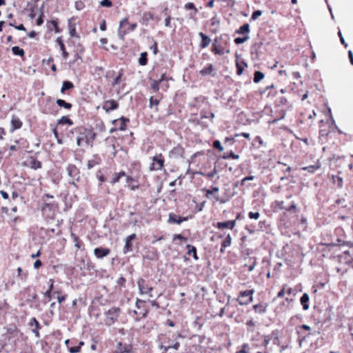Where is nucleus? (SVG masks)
I'll use <instances>...</instances> for the list:
<instances>
[{
  "label": "nucleus",
  "instance_id": "obj_33",
  "mask_svg": "<svg viewBox=\"0 0 353 353\" xmlns=\"http://www.w3.org/2000/svg\"><path fill=\"white\" fill-rule=\"evenodd\" d=\"M264 77H265V75L262 72L256 71L254 74L253 81L255 83H257L260 82L264 78Z\"/></svg>",
  "mask_w": 353,
  "mask_h": 353
},
{
  "label": "nucleus",
  "instance_id": "obj_42",
  "mask_svg": "<svg viewBox=\"0 0 353 353\" xmlns=\"http://www.w3.org/2000/svg\"><path fill=\"white\" fill-rule=\"evenodd\" d=\"M17 277H19L21 280L26 281L28 276L27 273H23L21 268H18L17 270Z\"/></svg>",
  "mask_w": 353,
  "mask_h": 353
},
{
  "label": "nucleus",
  "instance_id": "obj_25",
  "mask_svg": "<svg viewBox=\"0 0 353 353\" xmlns=\"http://www.w3.org/2000/svg\"><path fill=\"white\" fill-rule=\"evenodd\" d=\"M41 162L31 157L29 161V166L33 170H37L41 168Z\"/></svg>",
  "mask_w": 353,
  "mask_h": 353
},
{
  "label": "nucleus",
  "instance_id": "obj_53",
  "mask_svg": "<svg viewBox=\"0 0 353 353\" xmlns=\"http://www.w3.org/2000/svg\"><path fill=\"white\" fill-rule=\"evenodd\" d=\"M185 8L187 10H194V14H196L197 12L196 8L195 7L194 4L192 2H189V3H186L185 6Z\"/></svg>",
  "mask_w": 353,
  "mask_h": 353
},
{
  "label": "nucleus",
  "instance_id": "obj_31",
  "mask_svg": "<svg viewBox=\"0 0 353 353\" xmlns=\"http://www.w3.org/2000/svg\"><path fill=\"white\" fill-rule=\"evenodd\" d=\"M74 87V84L69 81H64L62 83L61 92L64 93L66 90L72 89Z\"/></svg>",
  "mask_w": 353,
  "mask_h": 353
},
{
  "label": "nucleus",
  "instance_id": "obj_6",
  "mask_svg": "<svg viewBox=\"0 0 353 353\" xmlns=\"http://www.w3.org/2000/svg\"><path fill=\"white\" fill-rule=\"evenodd\" d=\"M145 301H143V300H141V299H137V301H136V307H137L139 311L134 310V313L137 314V315H139L140 317L139 318H137L136 321H139L140 319L146 317V316H147V314L148 313V310L145 308Z\"/></svg>",
  "mask_w": 353,
  "mask_h": 353
},
{
  "label": "nucleus",
  "instance_id": "obj_43",
  "mask_svg": "<svg viewBox=\"0 0 353 353\" xmlns=\"http://www.w3.org/2000/svg\"><path fill=\"white\" fill-rule=\"evenodd\" d=\"M29 325L30 327H35L34 328H37V329H41V325L39 323V321L36 319L35 317H32L31 319H30V321L29 323Z\"/></svg>",
  "mask_w": 353,
  "mask_h": 353
},
{
  "label": "nucleus",
  "instance_id": "obj_20",
  "mask_svg": "<svg viewBox=\"0 0 353 353\" xmlns=\"http://www.w3.org/2000/svg\"><path fill=\"white\" fill-rule=\"evenodd\" d=\"M184 152L183 148L178 145L176 147H174L170 152V156L173 157H183Z\"/></svg>",
  "mask_w": 353,
  "mask_h": 353
},
{
  "label": "nucleus",
  "instance_id": "obj_8",
  "mask_svg": "<svg viewBox=\"0 0 353 353\" xmlns=\"http://www.w3.org/2000/svg\"><path fill=\"white\" fill-rule=\"evenodd\" d=\"M137 285L140 294H147L150 297H152L151 292L152 291L153 288L148 286L143 279H139L137 281Z\"/></svg>",
  "mask_w": 353,
  "mask_h": 353
},
{
  "label": "nucleus",
  "instance_id": "obj_1",
  "mask_svg": "<svg viewBox=\"0 0 353 353\" xmlns=\"http://www.w3.org/2000/svg\"><path fill=\"white\" fill-rule=\"evenodd\" d=\"M58 208L59 204L55 201L43 202L40 207L43 216L48 219H53L54 218Z\"/></svg>",
  "mask_w": 353,
  "mask_h": 353
},
{
  "label": "nucleus",
  "instance_id": "obj_61",
  "mask_svg": "<svg viewBox=\"0 0 353 353\" xmlns=\"http://www.w3.org/2000/svg\"><path fill=\"white\" fill-rule=\"evenodd\" d=\"M125 281V279L123 276H121L117 281V283L121 286H124Z\"/></svg>",
  "mask_w": 353,
  "mask_h": 353
},
{
  "label": "nucleus",
  "instance_id": "obj_24",
  "mask_svg": "<svg viewBox=\"0 0 353 353\" xmlns=\"http://www.w3.org/2000/svg\"><path fill=\"white\" fill-rule=\"evenodd\" d=\"M154 19V15L150 12H145L143 14L141 23L144 25H148L150 20Z\"/></svg>",
  "mask_w": 353,
  "mask_h": 353
},
{
  "label": "nucleus",
  "instance_id": "obj_5",
  "mask_svg": "<svg viewBox=\"0 0 353 353\" xmlns=\"http://www.w3.org/2000/svg\"><path fill=\"white\" fill-rule=\"evenodd\" d=\"M121 314V309L119 307H112L105 312L107 325H111L117 320Z\"/></svg>",
  "mask_w": 353,
  "mask_h": 353
},
{
  "label": "nucleus",
  "instance_id": "obj_63",
  "mask_svg": "<svg viewBox=\"0 0 353 353\" xmlns=\"http://www.w3.org/2000/svg\"><path fill=\"white\" fill-rule=\"evenodd\" d=\"M41 265H42V262H41V260H39V259L36 260V261H34V268L35 269H38V268H39Z\"/></svg>",
  "mask_w": 353,
  "mask_h": 353
},
{
  "label": "nucleus",
  "instance_id": "obj_17",
  "mask_svg": "<svg viewBox=\"0 0 353 353\" xmlns=\"http://www.w3.org/2000/svg\"><path fill=\"white\" fill-rule=\"evenodd\" d=\"M21 126H22L21 121L18 117L13 116L11 119L10 132H13L14 130L21 128Z\"/></svg>",
  "mask_w": 353,
  "mask_h": 353
},
{
  "label": "nucleus",
  "instance_id": "obj_48",
  "mask_svg": "<svg viewBox=\"0 0 353 353\" xmlns=\"http://www.w3.org/2000/svg\"><path fill=\"white\" fill-rule=\"evenodd\" d=\"M262 14V12L259 10H255L254 12H253L252 16H251V20L252 21H255L256 19H257L260 16H261Z\"/></svg>",
  "mask_w": 353,
  "mask_h": 353
},
{
  "label": "nucleus",
  "instance_id": "obj_58",
  "mask_svg": "<svg viewBox=\"0 0 353 353\" xmlns=\"http://www.w3.org/2000/svg\"><path fill=\"white\" fill-rule=\"evenodd\" d=\"M220 23L219 19L215 16L211 19V26H214Z\"/></svg>",
  "mask_w": 353,
  "mask_h": 353
},
{
  "label": "nucleus",
  "instance_id": "obj_16",
  "mask_svg": "<svg viewBox=\"0 0 353 353\" xmlns=\"http://www.w3.org/2000/svg\"><path fill=\"white\" fill-rule=\"evenodd\" d=\"M180 347V343L179 342H175L172 345H164L163 344L159 345V347L160 350H163L165 352H168L169 350L177 351Z\"/></svg>",
  "mask_w": 353,
  "mask_h": 353
},
{
  "label": "nucleus",
  "instance_id": "obj_22",
  "mask_svg": "<svg viewBox=\"0 0 353 353\" xmlns=\"http://www.w3.org/2000/svg\"><path fill=\"white\" fill-rule=\"evenodd\" d=\"M309 301H310V296H309L308 294L304 293L300 299L301 304L302 305L303 309L304 310H307L309 309V307H310Z\"/></svg>",
  "mask_w": 353,
  "mask_h": 353
},
{
  "label": "nucleus",
  "instance_id": "obj_9",
  "mask_svg": "<svg viewBox=\"0 0 353 353\" xmlns=\"http://www.w3.org/2000/svg\"><path fill=\"white\" fill-rule=\"evenodd\" d=\"M114 353H132V346L130 344L119 342Z\"/></svg>",
  "mask_w": 353,
  "mask_h": 353
},
{
  "label": "nucleus",
  "instance_id": "obj_60",
  "mask_svg": "<svg viewBox=\"0 0 353 353\" xmlns=\"http://www.w3.org/2000/svg\"><path fill=\"white\" fill-rule=\"evenodd\" d=\"M80 351V346H74L69 348L70 353H77Z\"/></svg>",
  "mask_w": 353,
  "mask_h": 353
},
{
  "label": "nucleus",
  "instance_id": "obj_2",
  "mask_svg": "<svg viewBox=\"0 0 353 353\" xmlns=\"http://www.w3.org/2000/svg\"><path fill=\"white\" fill-rule=\"evenodd\" d=\"M96 133L86 128L81 129L79 136L77 137V144L81 146L84 142L87 145L95 139Z\"/></svg>",
  "mask_w": 353,
  "mask_h": 353
},
{
  "label": "nucleus",
  "instance_id": "obj_29",
  "mask_svg": "<svg viewBox=\"0 0 353 353\" xmlns=\"http://www.w3.org/2000/svg\"><path fill=\"white\" fill-rule=\"evenodd\" d=\"M253 310L257 313L263 314L266 312L267 305H263V303H259L254 305L252 307Z\"/></svg>",
  "mask_w": 353,
  "mask_h": 353
},
{
  "label": "nucleus",
  "instance_id": "obj_18",
  "mask_svg": "<svg viewBox=\"0 0 353 353\" xmlns=\"http://www.w3.org/2000/svg\"><path fill=\"white\" fill-rule=\"evenodd\" d=\"M199 36L200 37V38L201 39V43H200V47L201 48H205L208 47L210 45V41H211L210 38L208 36L205 35L203 32H199Z\"/></svg>",
  "mask_w": 353,
  "mask_h": 353
},
{
  "label": "nucleus",
  "instance_id": "obj_28",
  "mask_svg": "<svg viewBox=\"0 0 353 353\" xmlns=\"http://www.w3.org/2000/svg\"><path fill=\"white\" fill-rule=\"evenodd\" d=\"M56 103L58 106L61 108H65L67 110H70L72 108V105L70 103L66 102L63 99H58L56 101Z\"/></svg>",
  "mask_w": 353,
  "mask_h": 353
},
{
  "label": "nucleus",
  "instance_id": "obj_34",
  "mask_svg": "<svg viewBox=\"0 0 353 353\" xmlns=\"http://www.w3.org/2000/svg\"><path fill=\"white\" fill-rule=\"evenodd\" d=\"M11 50H12V53L17 56H19V57H22L25 54L24 50L22 48H19V46L12 47Z\"/></svg>",
  "mask_w": 353,
  "mask_h": 353
},
{
  "label": "nucleus",
  "instance_id": "obj_49",
  "mask_svg": "<svg viewBox=\"0 0 353 353\" xmlns=\"http://www.w3.org/2000/svg\"><path fill=\"white\" fill-rule=\"evenodd\" d=\"M9 26H12V27H14L15 29H17L18 30H21V31H26V30L25 26L23 24H20V25L16 26L14 24V23L10 22V23H9Z\"/></svg>",
  "mask_w": 353,
  "mask_h": 353
},
{
  "label": "nucleus",
  "instance_id": "obj_59",
  "mask_svg": "<svg viewBox=\"0 0 353 353\" xmlns=\"http://www.w3.org/2000/svg\"><path fill=\"white\" fill-rule=\"evenodd\" d=\"M271 340V337L269 335L264 336V341H263V345L264 347H267L268 344L270 343V341Z\"/></svg>",
  "mask_w": 353,
  "mask_h": 353
},
{
  "label": "nucleus",
  "instance_id": "obj_40",
  "mask_svg": "<svg viewBox=\"0 0 353 353\" xmlns=\"http://www.w3.org/2000/svg\"><path fill=\"white\" fill-rule=\"evenodd\" d=\"M222 247L227 248L231 245L232 244V237L230 234L227 235L225 239L222 242Z\"/></svg>",
  "mask_w": 353,
  "mask_h": 353
},
{
  "label": "nucleus",
  "instance_id": "obj_41",
  "mask_svg": "<svg viewBox=\"0 0 353 353\" xmlns=\"http://www.w3.org/2000/svg\"><path fill=\"white\" fill-rule=\"evenodd\" d=\"M199 174L208 178H212L217 174V170L216 166H214V169L211 172L208 173L199 172Z\"/></svg>",
  "mask_w": 353,
  "mask_h": 353
},
{
  "label": "nucleus",
  "instance_id": "obj_36",
  "mask_svg": "<svg viewBox=\"0 0 353 353\" xmlns=\"http://www.w3.org/2000/svg\"><path fill=\"white\" fill-rule=\"evenodd\" d=\"M58 124H68L69 125H72L73 122L67 116L62 117L59 120H58Z\"/></svg>",
  "mask_w": 353,
  "mask_h": 353
},
{
  "label": "nucleus",
  "instance_id": "obj_13",
  "mask_svg": "<svg viewBox=\"0 0 353 353\" xmlns=\"http://www.w3.org/2000/svg\"><path fill=\"white\" fill-rule=\"evenodd\" d=\"M110 252V250L105 248H96L94 250V255L99 258L102 259L103 257L106 256Z\"/></svg>",
  "mask_w": 353,
  "mask_h": 353
},
{
  "label": "nucleus",
  "instance_id": "obj_56",
  "mask_svg": "<svg viewBox=\"0 0 353 353\" xmlns=\"http://www.w3.org/2000/svg\"><path fill=\"white\" fill-rule=\"evenodd\" d=\"M150 50H152L154 54H157L158 53V46L157 41H154L153 45L150 46Z\"/></svg>",
  "mask_w": 353,
  "mask_h": 353
},
{
  "label": "nucleus",
  "instance_id": "obj_21",
  "mask_svg": "<svg viewBox=\"0 0 353 353\" xmlns=\"http://www.w3.org/2000/svg\"><path fill=\"white\" fill-rule=\"evenodd\" d=\"M187 220H188V218H186V217H181V216H176L173 214H169L168 221L170 223L181 224L182 222L185 221Z\"/></svg>",
  "mask_w": 353,
  "mask_h": 353
},
{
  "label": "nucleus",
  "instance_id": "obj_62",
  "mask_svg": "<svg viewBox=\"0 0 353 353\" xmlns=\"http://www.w3.org/2000/svg\"><path fill=\"white\" fill-rule=\"evenodd\" d=\"M256 260L254 258V260H253V262L248 267V271L249 272L253 271L254 268H255V266H256Z\"/></svg>",
  "mask_w": 353,
  "mask_h": 353
},
{
  "label": "nucleus",
  "instance_id": "obj_19",
  "mask_svg": "<svg viewBox=\"0 0 353 353\" xmlns=\"http://www.w3.org/2000/svg\"><path fill=\"white\" fill-rule=\"evenodd\" d=\"M214 70V66L212 64H209L207 67L199 71V73L201 76H207L211 75L212 77L215 76V74L213 73Z\"/></svg>",
  "mask_w": 353,
  "mask_h": 353
},
{
  "label": "nucleus",
  "instance_id": "obj_38",
  "mask_svg": "<svg viewBox=\"0 0 353 353\" xmlns=\"http://www.w3.org/2000/svg\"><path fill=\"white\" fill-rule=\"evenodd\" d=\"M125 176V173L123 171H121V172H117V173H114L113 179H112V181L111 183L112 184L118 183L121 177V176Z\"/></svg>",
  "mask_w": 353,
  "mask_h": 353
},
{
  "label": "nucleus",
  "instance_id": "obj_52",
  "mask_svg": "<svg viewBox=\"0 0 353 353\" xmlns=\"http://www.w3.org/2000/svg\"><path fill=\"white\" fill-rule=\"evenodd\" d=\"M100 5L103 7L110 8L112 6V3L110 0H102L100 2Z\"/></svg>",
  "mask_w": 353,
  "mask_h": 353
},
{
  "label": "nucleus",
  "instance_id": "obj_4",
  "mask_svg": "<svg viewBox=\"0 0 353 353\" xmlns=\"http://www.w3.org/2000/svg\"><path fill=\"white\" fill-rule=\"evenodd\" d=\"M254 290H244L239 293L237 301L239 305H248L253 301Z\"/></svg>",
  "mask_w": 353,
  "mask_h": 353
},
{
  "label": "nucleus",
  "instance_id": "obj_3",
  "mask_svg": "<svg viewBox=\"0 0 353 353\" xmlns=\"http://www.w3.org/2000/svg\"><path fill=\"white\" fill-rule=\"evenodd\" d=\"M68 176L72 179L70 183L77 187V182L80 180V172L76 165L70 164L66 168Z\"/></svg>",
  "mask_w": 353,
  "mask_h": 353
},
{
  "label": "nucleus",
  "instance_id": "obj_12",
  "mask_svg": "<svg viewBox=\"0 0 353 353\" xmlns=\"http://www.w3.org/2000/svg\"><path fill=\"white\" fill-rule=\"evenodd\" d=\"M236 221L235 220H231V221H227L224 222H217L216 227L219 229H224L228 228L230 230H232L234 227L235 226Z\"/></svg>",
  "mask_w": 353,
  "mask_h": 353
},
{
  "label": "nucleus",
  "instance_id": "obj_46",
  "mask_svg": "<svg viewBox=\"0 0 353 353\" xmlns=\"http://www.w3.org/2000/svg\"><path fill=\"white\" fill-rule=\"evenodd\" d=\"M159 104V100L157 99H154L153 97H151L149 100V107L152 108L153 105H158Z\"/></svg>",
  "mask_w": 353,
  "mask_h": 353
},
{
  "label": "nucleus",
  "instance_id": "obj_26",
  "mask_svg": "<svg viewBox=\"0 0 353 353\" xmlns=\"http://www.w3.org/2000/svg\"><path fill=\"white\" fill-rule=\"evenodd\" d=\"M321 168V165L319 162L314 165H310L308 166L301 168L302 170L307 171L310 173H314L317 170Z\"/></svg>",
  "mask_w": 353,
  "mask_h": 353
},
{
  "label": "nucleus",
  "instance_id": "obj_51",
  "mask_svg": "<svg viewBox=\"0 0 353 353\" xmlns=\"http://www.w3.org/2000/svg\"><path fill=\"white\" fill-rule=\"evenodd\" d=\"M213 50L215 52V54L219 55H222L224 54V49L223 48H216V45L213 44Z\"/></svg>",
  "mask_w": 353,
  "mask_h": 353
},
{
  "label": "nucleus",
  "instance_id": "obj_57",
  "mask_svg": "<svg viewBox=\"0 0 353 353\" xmlns=\"http://www.w3.org/2000/svg\"><path fill=\"white\" fill-rule=\"evenodd\" d=\"M50 23L52 24L53 27L54 28V31L56 33H59L60 32V29L58 26V23L57 21H54V20H52L50 21Z\"/></svg>",
  "mask_w": 353,
  "mask_h": 353
},
{
  "label": "nucleus",
  "instance_id": "obj_11",
  "mask_svg": "<svg viewBox=\"0 0 353 353\" xmlns=\"http://www.w3.org/2000/svg\"><path fill=\"white\" fill-rule=\"evenodd\" d=\"M119 107V103L114 100H108L104 103L103 106V110L107 112L114 110Z\"/></svg>",
  "mask_w": 353,
  "mask_h": 353
},
{
  "label": "nucleus",
  "instance_id": "obj_44",
  "mask_svg": "<svg viewBox=\"0 0 353 353\" xmlns=\"http://www.w3.org/2000/svg\"><path fill=\"white\" fill-rule=\"evenodd\" d=\"M248 39H249L248 35H245L243 37H236L234 39V43L237 45H239V44L243 43Z\"/></svg>",
  "mask_w": 353,
  "mask_h": 353
},
{
  "label": "nucleus",
  "instance_id": "obj_55",
  "mask_svg": "<svg viewBox=\"0 0 353 353\" xmlns=\"http://www.w3.org/2000/svg\"><path fill=\"white\" fill-rule=\"evenodd\" d=\"M122 72H119V75L114 79L112 82V85L114 86L120 83L121 78L122 77Z\"/></svg>",
  "mask_w": 353,
  "mask_h": 353
},
{
  "label": "nucleus",
  "instance_id": "obj_32",
  "mask_svg": "<svg viewBox=\"0 0 353 353\" xmlns=\"http://www.w3.org/2000/svg\"><path fill=\"white\" fill-rule=\"evenodd\" d=\"M139 63L141 65H145L148 63V53L146 52L141 53Z\"/></svg>",
  "mask_w": 353,
  "mask_h": 353
},
{
  "label": "nucleus",
  "instance_id": "obj_10",
  "mask_svg": "<svg viewBox=\"0 0 353 353\" xmlns=\"http://www.w3.org/2000/svg\"><path fill=\"white\" fill-rule=\"evenodd\" d=\"M136 234H132L129 236H128L125 239V245L123 247V252L124 254H126L129 252H132V241L135 239L136 238Z\"/></svg>",
  "mask_w": 353,
  "mask_h": 353
},
{
  "label": "nucleus",
  "instance_id": "obj_50",
  "mask_svg": "<svg viewBox=\"0 0 353 353\" xmlns=\"http://www.w3.org/2000/svg\"><path fill=\"white\" fill-rule=\"evenodd\" d=\"M260 216V213L259 212H250L248 213V217L251 219H258Z\"/></svg>",
  "mask_w": 353,
  "mask_h": 353
},
{
  "label": "nucleus",
  "instance_id": "obj_27",
  "mask_svg": "<svg viewBox=\"0 0 353 353\" xmlns=\"http://www.w3.org/2000/svg\"><path fill=\"white\" fill-rule=\"evenodd\" d=\"M186 248L188 249V252L187 254L190 255L192 254L194 259L197 261L199 259V256L197 255V253H196V247L192 245H190V244H188L186 245Z\"/></svg>",
  "mask_w": 353,
  "mask_h": 353
},
{
  "label": "nucleus",
  "instance_id": "obj_39",
  "mask_svg": "<svg viewBox=\"0 0 353 353\" xmlns=\"http://www.w3.org/2000/svg\"><path fill=\"white\" fill-rule=\"evenodd\" d=\"M221 158L223 159H230V158L233 159H239V155L236 154L232 151H230L229 153L224 154L221 157Z\"/></svg>",
  "mask_w": 353,
  "mask_h": 353
},
{
  "label": "nucleus",
  "instance_id": "obj_15",
  "mask_svg": "<svg viewBox=\"0 0 353 353\" xmlns=\"http://www.w3.org/2000/svg\"><path fill=\"white\" fill-rule=\"evenodd\" d=\"M168 80V78L165 74H163L159 80H154L151 88L154 91L157 92L159 90L160 83H163V81Z\"/></svg>",
  "mask_w": 353,
  "mask_h": 353
},
{
  "label": "nucleus",
  "instance_id": "obj_23",
  "mask_svg": "<svg viewBox=\"0 0 353 353\" xmlns=\"http://www.w3.org/2000/svg\"><path fill=\"white\" fill-rule=\"evenodd\" d=\"M57 44L59 46L61 50L62 51L63 57L66 59L68 57V53L67 52L65 45L62 41V37H59L56 40Z\"/></svg>",
  "mask_w": 353,
  "mask_h": 353
},
{
  "label": "nucleus",
  "instance_id": "obj_35",
  "mask_svg": "<svg viewBox=\"0 0 353 353\" xmlns=\"http://www.w3.org/2000/svg\"><path fill=\"white\" fill-rule=\"evenodd\" d=\"M236 65L237 69L236 73L238 75H241L243 72L244 66H247V63L244 61H242L241 63L237 61Z\"/></svg>",
  "mask_w": 353,
  "mask_h": 353
},
{
  "label": "nucleus",
  "instance_id": "obj_30",
  "mask_svg": "<svg viewBox=\"0 0 353 353\" xmlns=\"http://www.w3.org/2000/svg\"><path fill=\"white\" fill-rule=\"evenodd\" d=\"M250 31V25L248 23H244L236 30V33L239 34H248Z\"/></svg>",
  "mask_w": 353,
  "mask_h": 353
},
{
  "label": "nucleus",
  "instance_id": "obj_47",
  "mask_svg": "<svg viewBox=\"0 0 353 353\" xmlns=\"http://www.w3.org/2000/svg\"><path fill=\"white\" fill-rule=\"evenodd\" d=\"M213 147L221 152L223 150V147L222 146L221 143L219 140H215L213 142Z\"/></svg>",
  "mask_w": 353,
  "mask_h": 353
},
{
  "label": "nucleus",
  "instance_id": "obj_7",
  "mask_svg": "<svg viewBox=\"0 0 353 353\" xmlns=\"http://www.w3.org/2000/svg\"><path fill=\"white\" fill-rule=\"evenodd\" d=\"M152 161L153 162L150 165V170H160L163 168L164 165V159L161 154L153 157Z\"/></svg>",
  "mask_w": 353,
  "mask_h": 353
},
{
  "label": "nucleus",
  "instance_id": "obj_64",
  "mask_svg": "<svg viewBox=\"0 0 353 353\" xmlns=\"http://www.w3.org/2000/svg\"><path fill=\"white\" fill-rule=\"evenodd\" d=\"M348 57L351 65H353V52L351 50L348 51Z\"/></svg>",
  "mask_w": 353,
  "mask_h": 353
},
{
  "label": "nucleus",
  "instance_id": "obj_37",
  "mask_svg": "<svg viewBox=\"0 0 353 353\" xmlns=\"http://www.w3.org/2000/svg\"><path fill=\"white\" fill-rule=\"evenodd\" d=\"M285 210L291 213H296L298 211L296 204L292 201L290 205L285 207Z\"/></svg>",
  "mask_w": 353,
  "mask_h": 353
},
{
  "label": "nucleus",
  "instance_id": "obj_14",
  "mask_svg": "<svg viewBox=\"0 0 353 353\" xmlns=\"http://www.w3.org/2000/svg\"><path fill=\"white\" fill-rule=\"evenodd\" d=\"M137 27V24L136 23L130 24L129 28L128 30H118V37L121 40H124L125 36L130 32L134 31Z\"/></svg>",
  "mask_w": 353,
  "mask_h": 353
},
{
  "label": "nucleus",
  "instance_id": "obj_54",
  "mask_svg": "<svg viewBox=\"0 0 353 353\" xmlns=\"http://www.w3.org/2000/svg\"><path fill=\"white\" fill-rule=\"evenodd\" d=\"M254 179V176H252V175H250V176H248L246 177H244L241 181V185H245V182L246 181H252L253 179Z\"/></svg>",
  "mask_w": 353,
  "mask_h": 353
},
{
  "label": "nucleus",
  "instance_id": "obj_45",
  "mask_svg": "<svg viewBox=\"0 0 353 353\" xmlns=\"http://www.w3.org/2000/svg\"><path fill=\"white\" fill-rule=\"evenodd\" d=\"M120 120L121 121V126L119 127V130L121 131H124L126 128V123L127 122H129V119L124 117H121L120 118Z\"/></svg>",
  "mask_w": 353,
  "mask_h": 353
}]
</instances>
